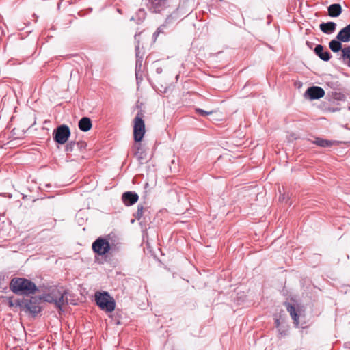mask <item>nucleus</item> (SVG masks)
<instances>
[{
    "mask_svg": "<svg viewBox=\"0 0 350 350\" xmlns=\"http://www.w3.org/2000/svg\"><path fill=\"white\" fill-rule=\"evenodd\" d=\"M149 8L154 13L165 14V23H173L180 17V0H148Z\"/></svg>",
    "mask_w": 350,
    "mask_h": 350,
    "instance_id": "obj_1",
    "label": "nucleus"
},
{
    "mask_svg": "<svg viewBox=\"0 0 350 350\" xmlns=\"http://www.w3.org/2000/svg\"><path fill=\"white\" fill-rule=\"evenodd\" d=\"M10 290L16 295H28L33 294L37 290L36 284L24 278H14L10 283Z\"/></svg>",
    "mask_w": 350,
    "mask_h": 350,
    "instance_id": "obj_2",
    "label": "nucleus"
},
{
    "mask_svg": "<svg viewBox=\"0 0 350 350\" xmlns=\"http://www.w3.org/2000/svg\"><path fill=\"white\" fill-rule=\"evenodd\" d=\"M68 292L63 287H55L52 288L47 294L42 296L44 301L53 303L55 305L61 309V308L68 304Z\"/></svg>",
    "mask_w": 350,
    "mask_h": 350,
    "instance_id": "obj_3",
    "label": "nucleus"
},
{
    "mask_svg": "<svg viewBox=\"0 0 350 350\" xmlns=\"http://www.w3.org/2000/svg\"><path fill=\"white\" fill-rule=\"evenodd\" d=\"M95 301L100 309L107 312H111L115 310V300L107 292H96Z\"/></svg>",
    "mask_w": 350,
    "mask_h": 350,
    "instance_id": "obj_4",
    "label": "nucleus"
},
{
    "mask_svg": "<svg viewBox=\"0 0 350 350\" xmlns=\"http://www.w3.org/2000/svg\"><path fill=\"white\" fill-rule=\"evenodd\" d=\"M133 137L135 142H140L145 134V124L141 113L136 115L133 120Z\"/></svg>",
    "mask_w": 350,
    "mask_h": 350,
    "instance_id": "obj_5",
    "label": "nucleus"
},
{
    "mask_svg": "<svg viewBox=\"0 0 350 350\" xmlns=\"http://www.w3.org/2000/svg\"><path fill=\"white\" fill-rule=\"evenodd\" d=\"M70 135V131L67 125L62 124L57 126L53 131L54 140L59 144H65Z\"/></svg>",
    "mask_w": 350,
    "mask_h": 350,
    "instance_id": "obj_6",
    "label": "nucleus"
},
{
    "mask_svg": "<svg viewBox=\"0 0 350 350\" xmlns=\"http://www.w3.org/2000/svg\"><path fill=\"white\" fill-rule=\"evenodd\" d=\"M92 247L93 251L98 255H104L112 249L109 241L101 237L97 239Z\"/></svg>",
    "mask_w": 350,
    "mask_h": 350,
    "instance_id": "obj_7",
    "label": "nucleus"
},
{
    "mask_svg": "<svg viewBox=\"0 0 350 350\" xmlns=\"http://www.w3.org/2000/svg\"><path fill=\"white\" fill-rule=\"evenodd\" d=\"M18 306L27 309L33 314H37L40 311L38 300L36 298H31L29 300L18 302Z\"/></svg>",
    "mask_w": 350,
    "mask_h": 350,
    "instance_id": "obj_8",
    "label": "nucleus"
},
{
    "mask_svg": "<svg viewBox=\"0 0 350 350\" xmlns=\"http://www.w3.org/2000/svg\"><path fill=\"white\" fill-rule=\"evenodd\" d=\"M325 91L323 88L318 86H312L307 89L304 93V96L310 100L319 99L323 97Z\"/></svg>",
    "mask_w": 350,
    "mask_h": 350,
    "instance_id": "obj_9",
    "label": "nucleus"
},
{
    "mask_svg": "<svg viewBox=\"0 0 350 350\" xmlns=\"http://www.w3.org/2000/svg\"><path fill=\"white\" fill-rule=\"evenodd\" d=\"M135 157L142 163L146 159V151L140 142H136L133 146Z\"/></svg>",
    "mask_w": 350,
    "mask_h": 350,
    "instance_id": "obj_10",
    "label": "nucleus"
},
{
    "mask_svg": "<svg viewBox=\"0 0 350 350\" xmlns=\"http://www.w3.org/2000/svg\"><path fill=\"white\" fill-rule=\"evenodd\" d=\"M139 196L135 192L126 191L122 196L123 203L126 206H131L138 200Z\"/></svg>",
    "mask_w": 350,
    "mask_h": 350,
    "instance_id": "obj_11",
    "label": "nucleus"
},
{
    "mask_svg": "<svg viewBox=\"0 0 350 350\" xmlns=\"http://www.w3.org/2000/svg\"><path fill=\"white\" fill-rule=\"evenodd\" d=\"M336 39L342 42H350V24L342 28L337 34Z\"/></svg>",
    "mask_w": 350,
    "mask_h": 350,
    "instance_id": "obj_12",
    "label": "nucleus"
},
{
    "mask_svg": "<svg viewBox=\"0 0 350 350\" xmlns=\"http://www.w3.org/2000/svg\"><path fill=\"white\" fill-rule=\"evenodd\" d=\"M316 55L323 61H328L331 58V55L327 51H324L322 45L318 44L314 48Z\"/></svg>",
    "mask_w": 350,
    "mask_h": 350,
    "instance_id": "obj_13",
    "label": "nucleus"
},
{
    "mask_svg": "<svg viewBox=\"0 0 350 350\" xmlns=\"http://www.w3.org/2000/svg\"><path fill=\"white\" fill-rule=\"evenodd\" d=\"M287 311L290 313L291 318L293 320V323L296 327L299 325V314L297 309L290 304H286Z\"/></svg>",
    "mask_w": 350,
    "mask_h": 350,
    "instance_id": "obj_14",
    "label": "nucleus"
},
{
    "mask_svg": "<svg viewBox=\"0 0 350 350\" xmlns=\"http://www.w3.org/2000/svg\"><path fill=\"white\" fill-rule=\"evenodd\" d=\"M92 121L88 117L82 118L79 122V128L82 131H88L92 128Z\"/></svg>",
    "mask_w": 350,
    "mask_h": 350,
    "instance_id": "obj_15",
    "label": "nucleus"
},
{
    "mask_svg": "<svg viewBox=\"0 0 350 350\" xmlns=\"http://www.w3.org/2000/svg\"><path fill=\"white\" fill-rule=\"evenodd\" d=\"M342 12L341 5L338 3L332 4L328 7V14L331 17H337Z\"/></svg>",
    "mask_w": 350,
    "mask_h": 350,
    "instance_id": "obj_16",
    "label": "nucleus"
},
{
    "mask_svg": "<svg viewBox=\"0 0 350 350\" xmlns=\"http://www.w3.org/2000/svg\"><path fill=\"white\" fill-rule=\"evenodd\" d=\"M336 24L334 22L323 23L320 25V29L325 33H332L336 29Z\"/></svg>",
    "mask_w": 350,
    "mask_h": 350,
    "instance_id": "obj_17",
    "label": "nucleus"
},
{
    "mask_svg": "<svg viewBox=\"0 0 350 350\" xmlns=\"http://www.w3.org/2000/svg\"><path fill=\"white\" fill-rule=\"evenodd\" d=\"M340 59L350 66V46H346L341 50Z\"/></svg>",
    "mask_w": 350,
    "mask_h": 350,
    "instance_id": "obj_18",
    "label": "nucleus"
},
{
    "mask_svg": "<svg viewBox=\"0 0 350 350\" xmlns=\"http://www.w3.org/2000/svg\"><path fill=\"white\" fill-rule=\"evenodd\" d=\"M329 47L334 53H338L342 49L341 41L338 40H331L329 43Z\"/></svg>",
    "mask_w": 350,
    "mask_h": 350,
    "instance_id": "obj_19",
    "label": "nucleus"
},
{
    "mask_svg": "<svg viewBox=\"0 0 350 350\" xmlns=\"http://www.w3.org/2000/svg\"><path fill=\"white\" fill-rule=\"evenodd\" d=\"M76 146L81 148L82 147H85L86 146V144L85 142H77V143H75L74 142H70L69 143H68L66 144V146L65 147V151L67 153L71 152L72 151H73V150Z\"/></svg>",
    "mask_w": 350,
    "mask_h": 350,
    "instance_id": "obj_20",
    "label": "nucleus"
},
{
    "mask_svg": "<svg viewBox=\"0 0 350 350\" xmlns=\"http://www.w3.org/2000/svg\"><path fill=\"white\" fill-rule=\"evenodd\" d=\"M313 143L321 147H328L332 145L331 141L321 138H317Z\"/></svg>",
    "mask_w": 350,
    "mask_h": 350,
    "instance_id": "obj_21",
    "label": "nucleus"
},
{
    "mask_svg": "<svg viewBox=\"0 0 350 350\" xmlns=\"http://www.w3.org/2000/svg\"><path fill=\"white\" fill-rule=\"evenodd\" d=\"M143 209H144V208L142 206L138 205L137 212L135 214V217L137 220H139L141 219V217H142Z\"/></svg>",
    "mask_w": 350,
    "mask_h": 350,
    "instance_id": "obj_22",
    "label": "nucleus"
},
{
    "mask_svg": "<svg viewBox=\"0 0 350 350\" xmlns=\"http://www.w3.org/2000/svg\"><path fill=\"white\" fill-rule=\"evenodd\" d=\"M197 113H198L201 116H206L212 113V111H206L204 110H202L201 109H196Z\"/></svg>",
    "mask_w": 350,
    "mask_h": 350,
    "instance_id": "obj_23",
    "label": "nucleus"
},
{
    "mask_svg": "<svg viewBox=\"0 0 350 350\" xmlns=\"http://www.w3.org/2000/svg\"><path fill=\"white\" fill-rule=\"evenodd\" d=\"M165 25H161L157 30V31L154 33V36L157 37L160 33L163 32Z\"/></svg>",
    "mask_w": 350,
    "mask_h": 350,
    "instance_id": "obj_24",
    "label": "nucleus"
},
{
    "mask_svg": "<svg viewBox=\"0 0 350 350\" xmlns=\"http://www.w3.org/2000/svg\"><path fill=\"white\" fill-rule=\"evenodd\" d=\"M18 302H21L20 301H16V302H13L12 300L11 299H10L9 300V306L12 307L14 306H18Z\"/></svg>",
    "mask_w": 350,
    "mask_h": 350,
    "instance_id": "obj_25",
    "label": "nucleus"
},
{
    "mask_svg": "<svg viewBox=\"0 0 350 350\" xmlns=\"http://www.w3.org/2000/svg\"><path fill=\"white\" fill-rule=\"evenodd\" d=\"M138 14H139V16H142L144 18V15H145V12H144V10H139L138 11Z\"/></svg>",
    "mask_w": 350,
    "mask_h": 350,
    "instance_id": "obj_26",
    "label": "nucleus"
},
{
    "mask_svg": "<svg viewBox=\"0 0 350 350\" xmlns=\"http://www.w3.org/2000/svg\"><path fill=\"white\" fill-rule=\"evenodd\" d=\"M275 326H276L277 327H279V325H280V321H279V320H278V319H275Z\"/></svg>",
    "mask_w": 350,
    "mask_h": 350,
    "instance_id": "obj_27",
    "label": "nucleus"
},
{
    "mask_svg": "<svg viewBox=\"0 0 350 350\" xmlns=\"http://www.w3.org/2000/svg\"><path fill=\"white\" fill-rule=\"evenodd\" d=\"M157 72H159H159H161V68H157Z\"/></svg>",
    "mask_w": 350,
    "mask_h": 350,
    "instance_id": "obj_28",
    "label": "nucleus"
}]
</instances>
